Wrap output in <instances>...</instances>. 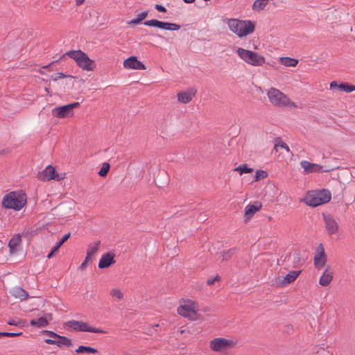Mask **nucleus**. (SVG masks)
Here are the masks:
<instances>
[{
    "mask_svg": "<svg viewBox=\"0 0 355 355\" xmlns=\"http://www.w3.org/2000/svg\"><path fill=\"white\" fill-rule=\"evenodd\" d=\"M27 202V197L22 191H14L6 193L2 198L1 207L6 209L20 211Z\"/></svg>",
    "mask_w": 355,
    "mask_h": 355,
    "instance_id": "1",
    "label": "nucleus"
},
{
    "mask_svg": "<svg viewBox=\"0 0 355 355\" xmlns=\"http://www.w3.org/2000/svg\"><path fill=\"white\" fill-rule=\"evenodd\" d=\"M227 24L230 30L239 37H245L254 31V25L250 20L229 19Z\"/></svg>",
    "mask_w": 355,
    "mask_h": 355,
    "instance_id": "2",
    "label": "nucleus"
},
{
    "mask_svg": "<svg viewBox=\"0 0 355 355\" xmlns=\"http://www.w3.org/2000/svg\"><path fill=\"white\" fill-rule=\"evenodd\" d=\"M267 96L270 103L275 107H296L295 104L285 94L277 88H270L267 92Z\"/></svg>",
    "mask_w": 355,
    "mask_h": 355,
    "instance_id": "3",
    "label": "nucleus"
},
{
    "mask_svg": "<svg viewBox=\"0 0 355 355\" xmlns=\"http://www.w3.org/2000/svg\"><path fill=\"white\" fill-rule=\"evenodd\" d=\"M70 58L73 59L77 65L83 70L93 71L94 69V61L91 60L88 55L81 50H71L65 53Z\"/></svg>",
    "mask_w": 355,
    "mask_h": 355,
    "instance_id": "4",
    "label": "nucleus"
},
{
    "mask_svg": "<svg viewBox=\"0 0 355 355\" xmlns=\"http://www.w3.org/2000/svg\"><path fill=\"white\" fill-rule=\"evenodd\" d=\"M236 53L242 60L252 66L260 67L266 62V59L263 55L241 47L237 48Z\"/></svg>",
    "mask_w": 355,
    "mask_h": 355,
    "instance_id": "5",
    "label": "nucleus"
},
{
    "mask_svg": "<svg viewBox=\"0 0 355 355\" xmlns=\"http://www.w3.org/2000/svg\"><path fill=\"white\" fill-rule=\"evenodd\" d=\"M331 200L329 191L322 189L309 192L306 197V203L311 207H317L328 202Z\"/></svg>",
    "mask_w": 355,
    "mask_h": 355,
    "instance_id": "6",
    "label": "nucleus"
},
{
    "mask_svg": "<svg viewBox=\"0 0 355 355\" xmlns=\"http://www.w3.org/2000/svg\"><path fill=\"white\" fill-rule=\"evenodd\" d=\"M236 345V342L233 340L224 338H216L209 342V348L215 352H221L223 351L231 349Z\"/></svg>",
    "mask_w": 355,
    "mask_h": 355,
    "instance_id": "7",
    "label": "nucleus"
},
{
    "mask_svg": "<svg viewBox=\"0 0 355 355\" xmlns=\"http://www.w3.org/2000/svg\"><path fill=\"white\" fill-rule=\"evenodd\" d=\"M179 315L187 318L189 320H194L196 319L198 306L196 304L191 300L185 302L181 304L177 310Z\"/></svg>",
    "mask_w": 355,
    "mask_h": 355,
    "instance_id": "8",
    "label": "nucleus"
},
{
    "mask_svg": "<svg viewBox=\"0 0 355 355\" xmlns=\"http://www.w3.org/2000/svg\"><path fill=\"white\" fill-rule=\"evenodd\" d=\"M79 106L80 103L74 102L63 106L55 107L52 110V115L59 119L70 117L73 115V109Z\"/></svg>",
    "mask_w": 355,
    "mask_h": 355,
    "instance_id": "9",
    "label": "nucleus"
},
{
    "mask_svg": "<svg viewBox=\"0 0 355 355\" xmlns=\"http://www.w3.org/2000/svg\"><path fill=\"white\" fill-rule=\"evenodd\" d=\"M67 324L69 328L75 331L96 334L107 333L105 331L101 328L90 327L88 323L83 321L70 320L67 323Z\"/></svg>",
    "mask_w": 355,
    "mask_h": 355,
    "instance_id": "10",
    "label": "nucleus"
},
{
    "mask_svg": "<svg viewBox=\"0 0 355 355\" xmlns=\"http://www.w3.org/2000/svg\"><path fill=\"white\" fill-rule=\"evenodd\" d=\"M64 173L58 174L55 170V168L49 165L45 168L38 175V179L42 181H49L51 180H60L64 178Z\"/></svg>",
    "mask_w": 355,
    "mask_h": 355,
    "instance_id": "11",
    "label": "nucleus"
},
{
    "mask_svg": "<svg viewBox=\"0 0 355 355\" xmlns=\"http://www.w3.org/2000/svg\"><path fill=\"white\" fill-rule=\"evenodd\" d=\"M144 24L150 27H157L167 31H178L180 28L179 24L166 21H161L157 19H150L144 22Z\"/></svg>",
    "mask_w": 355,
    "mask_h": 355,
    "instance_id": "12",
    "label": "nucleus"
},
{
    "mask_svg": "<svg viewBox=\"0 0 355 355\" xmlns=\"http://www.w3.org/2000/svg\"><path fill=\"white\" fill-rule=\"evenodd\" d=\"M325 228L329 235L336 234L338 231V224L335 218L328 214H322Z\"/></svg>",
    "mask_w": 355,
    "mask_h": 355,
    "instance_id": "13",
    "label": "nucleus"
},
{
    "mask_svg": "<svg viewBox=\"0 0 355 355\" xmlns=\"http://www.w3.org/2000/svg\"><path fill=\"white\" fill-rule=\"evenodd\" d=\"M300 165L306 173L329 172L332 170L324 169L323 166L317 164H312L306 160L302 161Z\"/></svg>",
    "mask_w": 355,
    "mask_h": 355,
    "instance_id": "14",
    "label": "nucleus"
},
{
    "mask_svg": "<svg viewBox=\"0 0 355 355\" xmlns=\"http://www.w3.org/2000/svg\"><path fill=\"white\" fill-rule=\"evenodd\" d=\"M317 253L314 257V266L318 269L322 268L327 262V257L323 245L320 243L317 248Z\"/></svg>",
    "mask_w": 355,
    "mask_h": 355,
    "instance_id": "15",
    "label": "nucleus"
},
{
    "mask_svg": "<svg viewBox=\"0 0 355 355\" xmlns=\"http://www.w3.org/2000/svg\"><path fill=\"white\" fill-rule=\"evenodd\" d=\"M123 67L128 69L144 70L146 66L136 56H130L123 61Z\"/></svg>",
    "mask_w": 355,
    "mask_h": 355,
    "instance_id": "16",
    "label": "nucleus"
},
{
    "mask_svg": "<svg viewBox=\"0 0 355 355\" xmlns=\"http://www.w3.org/2000/svg\"><path fill=\"white\" fill-rule=\"evenodd\" d=\"M196 92L197 90L194 87H191L187 90L180 92L177 94L178 101L181 103H189L192 101Z\"/></svg>",
    "mask_w": 355,
    "mask_h": 355,
    "instance_id": "17",
    "label": "nucleus"
},
{
    "mask_svg": "<svg viewBox=\"0 0 355 355\" xmlns=\"http://www.w3.org/2000/svg\"><path fill=\"white\" fill-rule=\"evenodd\" d=\"M115 263L114 255L111 253L103 254L98 263V268L101 269L107 268Z\"/></svg>",
    "mask_w": 355,
    "mask_h": 355,
    "instance_id": "18",
    "label": "nucleus"
},
{
    "mask_svg": "<svg viewBox=\"0 0 355 355\" xmlns=\"http://www.w3.org/2000/svg\"><path fill=\"white\" fill-rule=\"evenodd\" d=\"M10 293L12 295V296L19 299L21 301L26 300L29 297L28 293L19 286L13 287L11 289Z\"/></svg>",
    "mask_w": 355,
    "mask_h": 355,
    "instance_id": "19",
    "label": "nucleus"
},
{
    "mask_svg": "<svg viewBox=\"0 0 355 355\" xmlns=\"http://www.w3.org/2000/svg\"><path fill=\"white\" fill-rule=\"evenodd\" d=\"M261 208L260 202H256L254 205H248L245 207V217L246 220L251 218L254 214Z\"/></svg>",
    "mask_w": 355,
    "mask_h": 355,
    "instance_id": "20",
    "label": "nucleus"
},
{
    "mask_svg": "<svg viewBox=\"0 0 355 355\" xmlns=\"http://www.w3.org/2000/svg\"><path fill=\"white\" fill-rule=\"evenodd\" d=\"M332 279L333 273L329 270V268L327 267L320 277L319 283L322 286H327L331 282Z\"/></svg>",
    "mask_w": 355,
    "mask_h": 355,
    "instance_id": "21",
    "label": "nucleus"
},
{
    "mask_svg": "<svg viewBox=\"0 0 355 355\" xmlns=\"http://www.w3.org/2000/svg\"><path fill=\"white\" fill-rule=\"evenodd\" d=\"M21 242L20 235L17 234L10 239L8 242V247L11 253L15 252L17 250V247Z\"/></svg>",
    "mask_w": 355,
    "mask_h": 355,
    "instance_id": "22",
    "label": "nucleus"
},
{
    "mask_svg": "<svg viewBox=\"0 0 355 355\" xmlns=\"http://www.w3.org/2000/svg\"><path fill=\"white\" fill-rule=\"evenodd\" d=\"M301 273V270L296 271L293 270L289 272L286 277H284L282 282V284L283 286H285L286 284H288L293 282H294L297 277L299 276V275Z\"/></svg>",
    "mask_w": 355,
    "mask_h": 355,
    "instance_id": "23",
    "label": "nucleus"
},
{
    "mask_svg": "<svg viewBox=\"0 0 355 355\" xmlns=\"http://www.w3.org/2000/svg\"><path fill=\"white\" fill-rule=\"evenodd\" d=\"M335 87H338L340 89L348 93L355 91V85H348L345 83H341L338 85L335 82H331L330 84V88L334 89Z\"/></svg>",
    "mask_w": 355,
    "mask_h": 355,
    "instance_id": "24",
    "label": "nucleus"
},
{
    "mask_svg": "<svg viewBox=\"0 0 355 355\" xmlns=\"http://www.w3.org/2000/svg\"><path fill=\"white\" fill-rule=\"evenodd\" d=\"M279 63L286 67H296L298 64V60L290 57H282L279 60Z\"/></svg>",
    "mask_w": 355,
    "mask_h": 355,
    "instance_id": "25",
    "label": "nucleus"
},
{
    "mask_svg": "<svg viewBox=\"0 0 355 355\" xmlns=\"http://www.w3.org/2000/svg\"><path fill=\"white\" fill-rule=\"evenodd\" d=\"M292 262L294 267L302 266L304 263V260L302 258L300 252L296 251L292 255Z\"/></svg>",
    "mask_w": 355,
    "mask_h": 355,
    "instance_id": "26",
    "label": "nucleus"
},
{
    "mask_svg": "<svg viewBox=\"0 0 355 355\" xmlns=\"http://www.w3.org/2000/svg\"><path fill=\"white\" fill-rule=\"evenodd\" d=\"M269 0H256L253 5L252 9L257 12H260L265 9Z\"/></svg>",
    "mask_w": 355,
    "mask_h": 355,
    "instance_id": "27",
    "label": "nucleus"
},
{
    "mask_svg": "<svg viewBox=\"0 0 355 355\" xmlns=\"http://www.w3.org/2000/svg\"><path fill=\"white\" fill-rule=\"evenodd\" d=\"M31 326H36L39 328L46 327L49 324L47 319L44 317H40L37 320H32L30 322Z\"/></svg>",
    "mask_w": 355,
    "mask_h": 355,
    "instance_id": "28",
    "label": "nucleus"
},
{
    "mask_svg": "<svg viewBox=\"0 0 355 355\" xmlns=\"http://www.w3.org/2000/svg\"><path fill=\"white\" fill-rule=\"evenodd\" d=\"M55 345L60 347L63 346L69 347L72 345L71 341L69 338L60 336L56 340Z\"/></svg>",
    "mask_w": 355,
    "mask_h": 355,
    "instance_id": "29",
    "label": "nucleus"
},
{
    "mask_svg": "<svg viewBox=\"0 0 355 355\" xmlns=\"http://www.w3.org/2000/svg\"><path fill=\"white\" fill-rule=\"evenodd\" d=\"M76 352L77 353H83V352H87L91 354H95L98 352V350L95 348L87 347V346H79L76 349Z\"/></svg>",
    "mask_w": 355,
    "mask_h": 355,
    "instance_id": "30",
    "label": "nucleus"
},
{
    "mask_svg": "<svg viewBox=\"0 0 355 355\" xmlns=\"http://www.w3.org/2000/svg\"><path fill=\"white\" fill-rule=\"evenodd\" d=\"M99 245H100V241L90 244L88 247L87 253L89 254L92 256L95 255L98 250Z\"/></svg>",
    "mask_w": 355,
    "mask_h": 355,
    "instance_id": "31",
    "label": "nucleus"
},
{
    "mask_svg": "<svg viewBox=\"0 0 355 355\" xmlns=\"http://www.w3.org/2000/svg\"><path fill=\"white\" fill-rule=\"evenodd\" d=\"M234 171H239L241 175L243 173H249L253 171L252 168H249L247 164H241L236 167Z\"/></svg>",
    "mask_w": 355,
    "mask_h": 355,
    "instance_id": "32",
    "label": "nucleus"
},
{
    "mask_svg": "<svg viewBox=\"0 0 355 355\" xmlns=\"http://www.w3.org/2000/svg\"><path fill=\"white\" fill-rule=\"evenodd\" d=\"M110 166L108 163L105 162L103 164L101 168L98 171V174L101 177H105L107 175L109 170H110Z\"/></svg>",
    "mask_w": 355,
    "mask_h": 355,
    "instance_id": "33",
    "label": "nucleus"
},
{
    "mask_svg": "<svg viewBox=\"0 0 355 355\" xmlns=\"http://www.w3.org/2000/svg\"><path fill=\"white\" fill-rule=\"evenodd\" d=\"M278 147L285 149L288 153L290 152V148L284 142H283L280 139H277L275 143V148L276 149V150H277Z\"/></svg>",
    "mask_w": 355,
    "mask_h": 355,
    "instance_id": "34",
    "label": "nucleus"
},
{
    "mask_svg": "<svg viewBox=\"0 0 355 355\" xmlns=\"http://www.w3.org/2000/svg\"><path fill=\"white\" fill-rule=\"evenodd\" d=\"M267 173L263 170H257L255 173L254 180L258 181L267 177Z\"/></svg>",
    "mask_w": 355,
    "mask_h": 355,
    "instance_id": "35",
    "label": "nucleus"
},
{
    "mask_svg": "<svg viewBox=\"0 0 355 355\" xmlns=\"http://www.w3.org/2000/svg\"><path fill=\"white\" fill-rule=\"evenodd\" d=\"M234 252V249H230L225 251L222 254V261H227L230 259Z\"/></svg>",
    "mask_w": 355,
    "mask_h": 355,
    "instance_id": "36",
    "label": "nucleus"
},
{
    "mask_svg": "<svg viewBox=\"0 0 355 355\" xmlns=\"http://www.w3.org/2000/svg\"><path fill=\"white\" fill-rule=\"evenodd\" d=\"M110 295L112 297H114L117 298L118 300H121L123 297V293L118 288H112L110 291Z\"/></svg>",
    "mask_w": 355,
    "mask_h": 355,
    "instance_id": "37",
    "label": "nucleus"
},
{
    "mask_svg": "<svg viewBox=\"0 0 355 355\" xmlns=\"http://www.w3.org/2000/svg\"><path fill=\"white\" fill-rule=\"evenodd\" d=\"M66 77H67V75H66L62 72H59V73H56L54 75L51 76V79L53 80L54 81H56L59 79L64 78Z\"/></svg>",
    "mask_w": 355,
    "mask_h": 355,
    "instance_id": "38",
    "label": "nucleus"
},
{
    "mask_svg": "<svg viewBox=\"0 0 355 355\" xmlns=\"http://www.w3.org/2000/svg\"><path fill=\"white\" fill-rule=\"evenodd\" d=\"M21 335V333L0 332V336L15 337Z\"/></svg>",
    "mask_w": 355,
    "mask_h": 355,
    "instance_id": "39",
    "label": "nucleus"
},
{
    "mask_svg": "<svg viewBox=\"0 0 355 355\" xmlns=\"http://www.w3.org/2000/svg\"><path fill=\"white\" fill-rule=\"evenodd\" d=\"M148 15V11H143V12H140L139 14H138L137 17L139 18L140 19V21H142L145 18H146Z\"/></svg>",
    "mask_w": 355,
    "mask_h": 355,
    "instance_id": "40",
    "label": "nucleus"
},
{
    "mask_svg": "<svg viewBox=\"0 0 355 355\" xmlns=\"http://www.w3.org/2000/svg\"><path fill=\"white\" fill-rule=\"evenodd\" d=\"M220 279V277L218 275H216V277H214V278H209L207 279V284L209 285H212L214 284L217 281H219Z\"/></svg>",
    "mask_w": 355,
    "mask_h": 355,
    "instance_id": "41",
    "label": "nucleus"
},
{
    "mask_svg": "<svg viewBox=\"0 0 355 355\" xmlns=\"http://www.w3.org/2000/svg\"><path fill=\"white\" fill-rule=\"evenodd\" d=\"M155 9L159 12H166V9L165 8L164 6H162V5H159V4H157L155 5Z\"/></svg>",
    "mask_w": 355,
    "mask_h": 355,
    "instance_id": "42",
    "label": "nucleus"
},
{
    "mask_svg": "<svg viewBox=\"0 0 355 355\" xmlns=\"http://www.w3.org/2000/svg\"><path fill=\"white\" fill-rule=\"evenodd\" d=\"M70 237V233L64 234L60 241H59L60 244H63Z\"/></svg>",
    "mask_w": 355,
    "mask_h": 355,
    "instance_id": "43",
    "label": "nucleus"
},
{
    "mask_svg": "<svg viewBox=\"0 0 355 355\" xmlns=\"http://www.w3.org/2000/svg\"><path fill=\"white\" fill-rule=\"evenodd\" d=\"M46 334L49 336H51V337H53L54 338H58L60 336L58 335L57 334L54 333L53 331H46Z\"/></svg>",
    "mask_w": 355,
    "mask_h": 355,
    "instance_id": "44",
    "label": "nucleus"
},
{
    "mask_svg": "<svg viewBox=\"0 0 355 355\" xmlns=\"http://www.w3.org/2000/svg\"><path fill=\"white\" fill-rule=\"evenodd\" d=\"M141 22V21H140V19L137 17V18L133 19L131 21H130L128 22V24H139Z\"/></svg>",
    "mask_w": 355,
    "mask_h": 355,
    "instance_id": "45",
    "label": "nucleus"
},
{
    "mask_svg": "<svg viewBox=\"0 0 355 355\" xmlns=\"http://www.w3.org/2000/svg\"><path fill=\"white\" fill-rule=\"evenodd\" d=\"M87 263H88V262H85V261L84 260V261L79 266V269L81 270H85L87 266Z\"/></svg>",
    "mask_w": 355,
    "mask_h": 355,
    "instance_id": "46",
    "label": "nucleus"
},
{
    "mask_svg": "<svg viewBox=\"0 0 355 355\" xmlns=\"http://www.w3.org/2000/svg\"><path fill=\"white\" fill-rule=\"evenodd\" d=\"M8 324L10 325L17 326L18 324V322L15 319H12L8 322Z\"/></svg>",
    "mask_w": 355,
    "mask_h": 355,
    "instance_id": "47",
    "label": "nucleus"
},
{
    "mask_svg": "<svg viewBox=\"0 0 355 355\" xmlns=\"http://www.w3.org/2000/svg\"><path fill=\"white\" fill-rule=\"evenodd\" d=\"M45 342H46L47 344L55 345L56 340H53V339H46Z\"/></svg>",
    "mask_w": 355,
    "mask_h": 355,
    "instance_id": "48",
    "label": "nucleus"
},
{
    "mask_svg": "<svg viewBox=\"0 0 355 355\" xmlns=\"http://www.w3.org/2000/svg\"><path fill=\"white\" fill-rule=\"evenodd\" d=\"M92 255H90L89 254L87 253L86 257L85 259V262H88L89 263V261H92Z\"/></svg>",
    "mask_w": 355,
    "mask_h": 355,
    "instance_id": "49",
    "label": "nucleus"
},
{
    "mask_svg": "<svg viewBox=\"0 0 355 355\" xmlns=\"http://www.w3.org/2000/svg\"><path fill=\"white\" fill-rule=\"evenodd\" d=\"M62 245V244H60V242L57 243L54 248L52 249V250H54V252L57 251Z\"/></svg>",
    "mask_w": 355,
    "mask_h": 355,
    "instance_id": "50",
    "label": "nucleus"
},
{
    "mask_svg": "<svg viewBox=\"0 0 355 355\" xmlns=\"http://www.w3.org/2000/svg\"><path fill=\"white\" fill-rule=\"evenodd\" d=\"M76 4L78 6H80V5L83 4L84 3V1H85V0H76Z\"/></svg>",
    "mask_w": 355,
    "mask_h": 355,
    "instance_id": "51",
    "label": "nucleus"
},
{
    "mask_svg": "<svg viewBox=\"0 0 355 355\" xmlns=\"http://www.w3.org/2000/svg\"><path fill=\"white\" fill-rule=\"evenodd\" d=\"M8 153V150H0V156Z\"/></svg>",
    "mask_w": 355,
    "mask_h": 355,
    "instance_id": "52",
    "label": "nucleus"
},
{
    "mask_svg": "<svg viewBox=\"0 0 355 355\" xmlns=\"http://www.w3.org/2000/svg\"><path fill=\"white\" fill-rule=\"evenodd\" d=\"M54 252H54V250H51V251L50 252V253L48 254L47 257H48L49 259H50L51 257H52V256H53V253H54Z\"/></svg>",
    "mask_w": 355,
    "mask_h": 355,
    "instance_id": "53",
    "label": "nucleus"
},
{
    "mask_svg": "<svg viewBox=\"0 0 355 355\" xmlns=\"http://www.w3.org/2000/svg\"><path fill=\"white\" fill-rule=\"evenodd\" d=\"M183 1L186 3H191L195 1V0H183Z\"/></svg>",
    "mask_w": 355,
    "mask_h": 355,
    "instance_id": "54",
    "label": "nucleus"
},
{
    "mask_svg": "<svg viewBox=\"0 0 355 355\" xmlns=\"http://www.w3.org/2000/svg\"><path fill=\"white\" fill-rule=\"evenodd\" d=\"M49 65H46V66L44 67V68H47V67H49Z\"/></svg>",
    "mask_w": 355,
    "mask_h": 355,
    "instance_id": "55",
    "label": "nucleus"
}]
</instances>
